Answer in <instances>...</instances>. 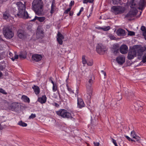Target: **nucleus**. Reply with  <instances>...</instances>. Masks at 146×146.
Returning <instances> with one entry per match:
<instances>
[{"instance_id":"cd10ccee","label":"nucleus","mask_w":146,"mask_h":146,"mask_svg":"<svg viewBox=\"0 0 146 146\" xmlns=\"http://www.w3.org/2000/svg\"><path fill=\"white\" fill-rule=\"evenodd\" d=\"M132 138L134 139H133V140L134 141H133L135 142L136 141H138L141 139V138L139 136H137V135H136L135 136V137H133Z\"/></svg>"},{"instance_id":"aec40b11","label":"nucleus","mask_w":146,"mask_h":146,"mask_svg":"<svg viewBox=\"0 0 146 146\" xmlns=\"http://www.w3.org/2000/svg\"><path fill=\"white\" fill-rule=\"evenodd\" d=\"M116 33L118 36H124L125 35V30L121 29H119L117 30Z\"/></svg>"},{"instance_id":"37998d69","label":"nucleus","mask_w":146,"mask_h":146,"mask_svg":"<svg viewBox=\"0 0 146 146\" xmlns=\"http://www.w3.org/2000/svg\"><path fill=\"white\" fill-rule=\"evenodd\" d=\"M146 4L145 1H144L142 2L139 3L140 6L142 7H143Z\"/></svg>"},{"instance_id":"79ce46f5","label":"nucleus","mask_w":146,"mask_h":146,"mask_svg":"<svg viewBox=\"0 0 146 146\" xmlns=\"http://www.w3.org/2000/svg\"><path fill=\"white\" fill-rule=\"evenodd\" d=\"M128 35L130 36L135 35V33L133 31H129L128 33Z\"/></svg>"},{"instance_id":"09e8293b","label":"nucleus","mask_w":146,"mask_h":146,"mask_svg":"<svg viewBox=\"0 0 146 146\" xmlns=\"http://www.w3.org/2000/svg\"><path fill=\"white\" fill-rule=\"evenodd\" d=\"M141 30L143 31H146L145 27L144 26H142L141 28Z\"/></svg>"},{"instance_id":"58836bf2","label":"nucleus","mask_w":146,"mask_h":146,"mask_svg":"<svg viewBox=\"0 0 146 146\" xmlns=\"http://www.w3.org/2000/svg\"><path fill=\"white\" fill-rule=\"evenodd\" d=\"M36 117V115L35 114L32 113L30 116H29V119H33Z\"/></svg>"},{"instance_id":"0eeeda50","label":"nucleus","mask_w":146,"mask_h":146,"mask_svg":"<svg viewBox=\"0 0 146 146\" xmlns=\"http://www.w3.org/2000/svg\"><path fill=\"white\" fill-rule=\"evenodd\" d=\"M134 0H132L130 2L128 3L129 5L132 9H133L129 12L131 13L133 17L136 15L138 12L137 9L135 8L136 4L134 2Z\"/></svg>"},{"instance_id":"6e6d98bb","label":"nucleus","mask_w":146,"mask_h":146,"mask_svg":"<svg viewBox=\"0 0 146 146\" xmlns=\"http://www.w3.org/2000/svg\"><path fill=\"white\" fill-rule=\"evenodd\" d=\"M116 47H117L119 48V47L118 45L117 44H114L113 46V49L115 50L116 48H117Z\"/></svg>"},{"instance_id":"864d4df0","label":"nucleus","mask_w":146,"mask_h":146,"mask_svg":"<svg viewBox=\"0 0 146 146\" xmlns=\"http://www.w3.org/2000/svg\"><path fill=\"white\" fill-rule=\"evenodd\" d=\"M74 1H71L70 2V4L69 6L70 7H71L72 6L74 5Z\"/></svg>"},{"instance_id":"a878e982","label":"nucleus","mask_w":146,"mask_h":146,"mask_svg":"<svg viewBox=\"0 0 146 146\" xmlns=\"http://www.w3.org/2000/svg\"><path fill=\"white\" fill-rule=\"evenodd\" d=\"M116 97L118 101H119L122 98L121 93H117L116 94Z\"/></svg>"},{"instance_id":"3c124183","label":"nucleus","mask_w":146,"mask_h":146,"mask_svg":"<svg viewBox=\"0 0 146 146\" xmlns=\"http://www.w3.org/2000/svg\"><path fill=\"white\" fill-rule=\"evenodd\" d=\"M126 95H127H127L128 96H133L134 95V94L132 92H129L128 94H127V93H126Z\"/></svg>"},{"instance_id":"f257e3e1","label":"nucleus","mask_w":146,"mask_h":146,"mask_svg":"<svg viewBox=\"0 0 146 146\" xmlns=\"http://www.w3.org/2000/svg\"><path fill=\"white\" fill-rule=\"evenodd\" d=\"M25 2L24 4L21 2H17L16 5H17L19 12L17 14V16L19 18H22L24 19L31 18L29 16L27 12L26 11V6Z\"/></svg>"},{"instance_id":"e433bc0d","label":"nucleus","mask_w":146,"mask_h":146,"mask_svg":"<svg viewBox=\"0 0 146 146\" xmlns=\"http://www.w3.org/2000/svg\"><path fill=\"white\" fill-rule=\"evenodd\" d=\"M0 92L5 95L7 94V93L5 92V90L1 88H0Z\"/></svg>"},{"instance_id":"f03ea898","label":"nucleus","mask_w":146,"mask_h":146,"mask_svg":"<svg viewBox=\"0 0 146 146\" xmlns=\"http://www.w3.org/2000/svg\"><path fill=\"white\" fill-rule=\"evenodd\" d=\"M32 7L36 14L38 16L42 15L43 10V4L42 0H34L32 3Z\"/></svg>"},{"instance_id":"ea45409f","label":"nucleus","mask_w":146,"mask_h":146,"mask_svg":"<svg viewBox=\"0 0 146 146\" xmlns=\"http://www.w3.org/2000/svg\"><path fill=\"white\" fill-rule=\"evenodd\" d=\"M41 27L40 26H38V28H37V30L38 31H39L40 33L41 34H43L44 33V32L43 31V30H40V28Z\"/></svg>"},{"instance_id":"393cba45","label":"nucleus","mask_w":146,"mask_h":146,"mask_svg":"<svg viewBox=\"0 0 146 146\" xmlns=\"http://www.w3.org/2000/svg\"><path fill=\"white\" fill-rule=\"evenodd\" d=\"M21 99L25 102L29 103L30 102L29 98L27 96L23 95Z\"/></svg>"},{"instance_id":"13d9d810","label":"nucleus","mask_w":146,"mask_h":146,"mask_svg":"<svg viewBox=\"0 0 146 146\" xmlns=\"http://www.w3.org/2000/svg\"><path fill=\"white\" fill-rule=\"evenodd\" d=\"M134 106L135 107V109L137 110H139L138 109V107L140 108H139V109H140V110H141V109H142V107L141 106Z\"/></svg>"},{"instance_id":"f3484780","label":"nucleus","mask_w":146,"mask_h":146,"mask_svg":"<svg viewBox=\"0 0 146 146\" xmlns=\"http://www.w3.org/2000/svg\"><path fill=\"white\" fill-rule=\"evenodd\" d=\"M78 107L80 108H81L84 107L85 104L83 100L81 98H78Z\"/></svg>"},{"instance_id":"b1692460","label":"nucleus","mask_w":146,"mask_h":146,"mask_svg":"<svg viewBox=\"0 0 146 146\" xmlns=\"http://www.w3.org/2000/svg\"><path fill=\"white\" fill-rule=\"evenodd\" d=\"M133 17L130 12H129L127 15H125V18L129 20H131V18Z\"/></svg>"},{"instance_id":"7c9ffc66","label":"nucleus","mask_w":146,"mask_h":146,"mask_svg":"<svg viewBox=\"0 0 146 146\" xmlns=\"http://www.w3.org/2000/svg\"><path fill=\"white\" fill-rule=\"evenodd\" d=\"M94 1V0H83V2L84 3H92Z\"/></svg>"},{"instance_id":"6ab92c4d","label":"nucleus","mask_w":146,"mask_h":146,"mask_svg":"<svg viewBox=\"0 0 146 146\" xmlns=\"http://www.w3.org/2000/svg\"><path fill=\"white\" fill-rule=\"evenodd\" d=\"M46 97L45 95H44L41 97L39 98L38 101L42 104L45 103L46 101Z\"/></svg>"},{"instance_id":"c9c22d12","label":"nucleus","mask_w":146,"mask_h":146,"mask_svg":"<svg viewBox=\"0 0 146 146\" xmlns=\"http://www.w3.org/2000/svg\"><path fill=\"white\" fill-rule=\"evenodd\" d=\"M87 61H86L85 57L84 56H82V62L83 64H85L87 63Z\"/></svg>"},{"instance_id":"72a5a7b5","label":"nucleus","mask_w":146,"mask_h":146,"mask_svg":"<svg viewBox=\"0 0 146 146\" xmlns=\"http://www.w3.org/2000/svg\"><path fill=\"white\" fill-rule=\"evenodd\" d=\"M112 1L114 5H117L119 3L121 0H112Z\"/></svg>"},{"instance_id":"f704fd0d","label":"nucleus","mask_w":146,"mask_h":146,"mask_svg":"<svg viewBox=\"0 0 146 146\" xmlns=\"http://www.w3.org/2000/svg\"><path fill=\"white\" fill-rule=\"evenodd\" d=\"M136 135L135 132L133 130L131 131V137H134Z\"/></svg>"},{"instance_id":"ddd939ff","label":"nucleus","mask_w":146,"mask_h":146,"mask_svg":"<svg viewBox=\"0 0 146 146\" xmlns=\"http://www.w3.org/2000/svg\"><path fill=\"white\" fill-rule=\"evenodd\" d=\"M116 61L119 64L122 65L125 62V57L123 56H118L116 58Z\"/></svg>"},{"instance_id":"2f4dec72","label":"nucleus","mask_w":146,"mask_h":146,"mask_svg":"<svg viewBox=\"0 0 146 146\" xmlns=\"http://www.w3.org/2000/svg\"><path fill=\"white\" fill-rule=\"evenodd\" d=\"M57 90V87L56 84H53L52 90L54 92H55Z\"/></svg>"},{"instance_id":"052dcab7","label":"nucleus","mask_w":146,"mask_h":146,"mask_svg":"<svg viewBox=\"0 0 146 146\" xmlns=\"http://www.w3.org/2000/svg\"><path fill=\"white\" fill-rule=\"evenodd\" d=\"M5 126L2 125L1 124H0V129L2 130L4 128Z\"/></svg>"},{"instance_id":"de8ad7c7","label":"nucleus","mask_w":146,"mask_h":146,"mask_svg":"<svg viewBox=\"0 0 146 146\" xmlns=\"http://www.w3.org/2000/svg\"><path fill=\"white\" fill-rule=\"evenodd\" d=\"M125 137L127 139V140L129 141H134L133 139H131L130 137L127 135H125Z\"/></svg>"},{"instance_id":"39448f33","label":"nucleus","mask_w":146,"mask_h":146,"mask_svg":"<svg viewBox=\"0 0 146 146\" xmlns=\"http://www.w3.org/2000/svg\"><path fill=\"white\" fill-rule=\"evenodd\" d=\"M56 113L57 115L64 118H69L71 116V114L64 109H60L56 111Z\"/></svg>"},{"instance_id":"6e6552de","label":"nucleus","mask_w":146,"mask_h":146,"mask_svg":"<svg viewBox=\"0 0 146 146\" xmlns=\"http://www.w3.org/2000/svg\"><path fill=\"white\" fill-rule=\"evenodd\" d=\"M106 50V49L104 46L101 44H98L96 48V51L100 54H104Z\"/></svg>"},{"instance_id":"9b49d317","label":"nucleus","mask_w":146,"mask_h":146,"mask_svg":"<svg viewBox=\"0 0 146 146\" xmlns=\"http://www.w3.org/2000/svg\"><path fill=\"white\" fill-rule=\"evenodd\" d=\"M57 41L60 45H62L63 43V41L64 37L60 33L58 32L56 36Z\"/></svg>"},{"instance_id":"9d476101","label":"nucleus","mask_w":146,"mask_h":146,"mask_svg":"<svg viewBox=\"0 0 146 146\" xmlns=\"http://www.w3.org/2000/svg\"><path fill=\"white\" fill-rule=\"evenodd\" d=\"M137 52L134 49L129 50L127 58L129 60H131L136 56Z\"/></svg>"},{"instance_id":"a211bd4d","label":"nucleus","mask_w":146,"mask_h":146,"mask_svg":"<svg viewBox=\"0 0 146 146\" xmlns=\"http://www.w3.org/2000/svg\"><path fill=\"white\" fill-rule=\"evenodd\" d=\"M46 19V18L44 17H38L35 16L34 19L31 20L32 21H35L37 20L40 22H43Z\"/></svg>"},{"instance_id":"e2e57ef3","label":"nucleus","mask_w":146,"mask_h":146,"mask_svg":"<svg viewBox=\"0 0 146 146\" xmlns=\"http://www.w3.org/2000/svg\"><path fill=\"white\" fill-rule=\"evenodd\" d=\"M143 35L144 36H146V30L145 31L143 32Z\"/></svg>"},{"instance_id":"603ef678","label":"nucleus","mask_w":146,"mask_h":146,"mask_svg":"<svg viewBox=\"0 0 146 146\" xmlns=\"http://www.w3.org/2000/svg\"><path fill=\"white\" fill-rule=\"evenodd\" d=\"M93 144L94 145V146H99L100 145V143L99 142H94Z\"/></svg>"},{"instance_id":"423d86ee","label":"nucleus","mask_w":146,"mask_h":146,"mask_svg":"<svg viewBox=\"0 0 146 146\" xmlns=\"http://www.w3.org/2000/svg\"><path fill=\"white\" fill-rule=\"evenodd\" d=\"M17 35L20 39H25L27 37L26 32L22 28L19 29L18 30Z\"/></svg>"},{"instance_id":"2eb2a0df","label":"nucleus","mask_w":146,"mask_h":146,"mask_svg":"<svg viewBox=\"0 0 146 146\" xmlns=\"http://www.w3.org/2000/svg\"><path fill=\"white\" fill-rule=\"evenodd\" d=\"M136 51L137 53V54L138 58L139 60L141 59L143 54L144 51L143 49L141 48L137 49Z\"/></svg>"},{"instance_id":"4468645a","label":"nucleus","mask_w":146,"mask_h":146,"mask_svg":"<svg viewBox=\"0 0 146 146\" xmlns=\"http://www.w3.org/2000/svg\"><path fill=\"white\" fill-rule=\"evenodd\" d=\"M10 108L13 111L17 110L19 108L18 103L15 102L13 103L10 105Z\"/></svg>"},{"instance_id":"49530a36","label":"nucleus","mask_w":146,"mask_h":146,"mask_svg":"<svg viewBox=\"0 0 146 146\" xmlns=\"http://www.w3.org/2000/svg\"><path fill=\"white\" fill-rule=\"evenodd\" d=\"M108 36L109 37L111 40H115L116 38L114 36L112 35H109Z\"/></svg>"},{"instance_id":"a18cd8bd","label":"nucleus","mask_w":146,"mask_h":146,"mask_svg":"<svg viewBox=\"0 0 146 146\" xmlns=\"http://www.w3.org/2000/svg\"><path fill=\"white\" fill-rule=\"evenodd\" d=\"M86 63L88 65L91 66L93 64V62L92 61H87Z\"/></svg>"},{"instance_id":"bb28decb","label":"nucleus","mask_w":146,"mask_h":146,"mask_svg":"<svg viewBox=\"0 0 146 146\" xmlns=\"http://www.w3.org/2000/svg\"><path fill=\"white\" fill-rule=\"evenodd\" d=\"M18 124L23 127H26L27 126L26 123L23 122L22 121H20L18 123Z\"/></svg>"},{"instance_id":"5fc2aeb1","label":"nucleus","mask_w":146,"mask_h":146,"mask_svg":"<svg viewBox=\"0 0 146 146\" xmlns=\"http://www.w3.org/2000/svg\"><path fill=\"white\" fill-rule=\"evenodd\" d=\"M5 68L1 64H0V71L3 70Z\"/></svg>"},{"instance_id":"c03bdc74","label":"nucleus","mask_w":146,"mask_h":146,"mask_svg":"<svg viewBox=\"0 0 146 146\" xmlns=\"http://www.w3.org/2000/svg\"><path fill=\"white\" fill-rule=\"evenodd\" d=\"M18 55L17 54H16L15 53L14 57H12L11 58V59L13 61H14L15 59H18Z\"/></svg>"},{"instance_id":"dca6fc26","label":"nucleus","mask_w":146,"mask_h":146,"mask_svg":"<svg viewBox=\"0 0 146 146\" xmlns=\"http://www.w3.org/2000/svg\"><path fill=\"white\" fill-rule=\"evenodd\" d=\"M42 58V56L40 54H35L32 56L33 60L36 62H38Z\"/></svg>"},{"instance_id":"f8f14e48","label":"nucleus","mask_w":146,"mask_h":146,"mask_svg":"<svg viewBox=\"0 0 146 146\" xmlns=\"http://www.w3.org/2000/svg\"><path fill=\"white\" fill-rule=\"evenodd\" d=\"M119 51L121 54H125L127 53L128 52V47L125 44H123L120 47Z\"/></svg>"},{"instance_id":"7ed1b4c3","label":"nucleus","mask_w":146,"mask_h":146,"mask_svg":"<svg viewBox=\"0 0 146 146\" xmlns=\"http://www.w3.org/2000/svg\"><path fill=\"white\" fill-rule=\"evenodd\" d=\"M3 35L6 38L11 39L14 36V33L12 27L6 26L3 28Z\"/></svg>"},{"instance_id":"0e129e2a","label":"nucleus","mask_w":146,"mask_h":146,"mask_svg":"<svg viewBox=\"0 0 146 146\" xmlns=\"http://www.w3.org/2000/svg\"><path fill=\"white\" fill-rule=\"evenodd\" d=\"M101 72L105 76H106V73L103 70H102Z\"/></svg>"},{"instance_id":"5701e85b","label":"nucleus","mask_w":146,"mask_h":146,"mask_svg":"<svg viewBox=\"0 0 146 146\" xmlns=\"http://www.w3.org/2000/svg\"><path fill=\"white\" fill-rule=\"evenodd\" d=\"M10 17V15L7 11H6L3 14V18L4 19L7 20Z\"/></svg>"},{"instance_id":"a19ab883","label":"nucleus","mask_w":146,"mask_h":146,"mask_svg":"<svg viewBox=\"0 0 146 146\" xmlns=\"http://www.w3.org/2000/svg\"><path fill=\"white\" fill-rule=\"evenodd\" d=\"M66 87H67V89L70 92H72V93H74V92H73V91L71 90V89L69 88V87H68V84H66Z\"/></svg>"},{"instance_id":"c85d7f7f","label":"nucleus","mask_w":146,"mask_h":146,"mask_svg":"<svg viewBox=\"0 0 146 146\" xmlns=\"http://www.w3.org/2000/svg\"><path fill=\"white\" fill-rule=\"evenodd\" d=\"M110 29V27L109 26H104L103 27L102 30L104 31H109Z\"/></svg>"},{"instance_id":"680f3d73","label":"nucleus","mask_w":146,"mask_h":146,"mask_svg":"<svg viewBox=\"0 0 146 146\" xmlns=\"http://www.w3.org/2000/svg\"><path fill=\"white\" fill-rule=\"evenodd\" d=\"M96 28L98 29H101L102 30V27H96Z\"/></svg>"},{"instance_id":"c756f323","label":"nucleus","mask_w":146,"mask_h":146,"mask_svg":"<svg viewBox=\"0 0 146 146\" xmlns=\"http://www.w3.org/2000/svg\"><path fill=\"white\" fill-rule=\"evenodd\" d=\"M93 81L92 78H91L89 79L88 82L86 84V86H92V85L93 83Z\"/></svg>"},{"instance_id":"20e7f679","label":"nucleus","mask_w":146,"mask_h":146,"mask_svg":"<svg viewBox=\"0 0 146 146\" xmlns=\"http://www.w3.org/2000/svg\"><path fill=\"white\" fill-rule=\"evenodd\" d=\"M111 11L115 15L122 14L125 12V7L120 6H113L111 8Z\"/></svg>"},{"instance_id":"4be33fe9","label":"nucleus","mask_w":146,"mask_h":146,"mask_svg":"<svg viewBox=\"0 0 146 146\" xmlns=\"http://www.w3.org/2000/svg\"><path fill=\"white\" fill-rule=\"evenodd\" d=\"M32 88L33 89L35 94L36 95H38L40 93V88L38 86L34 85L32 87Z\"/></svg>"},{"instance_id":"4c0bfd02","label":"nucleus","mask_w":146,"mask_h":146,"mask_svg":"<svg viewBox=\"0 0 146 146\" xmlns=\"http://www.w3.org/2000/svg\"><path fill=\"white\" fill-rule=\"evenodd\" d=\"M115 50H114L113 53L116 55L119 52V48L117 47H116Z\"/></svg>"},{"instance_id":"8fccbe9b","label":"nucleus","mask_w":146,"mask_h":146,"mask_svg":"<svg viewBox=\"0 0 146 146\" xmlns=\"http://www.w3.org/2000/svg\"><path fill=\"white\" fill-rule=\"evenodd\" d=\"M111 139L112 140V142L114 144L115 146H118L117 143L116 142V141L113 138H112Z\"/></svg>"},{"instance_id":"412c9836","label":"nucleus","mask_w":146,"mask_h":146,"mask_svg":"<svg viewBox=\"0 0 146 146\" xmlns=\"http://www.w3.org/2000/svg\"><path fill=\"white\" fill-rule=\"evenodd\" d=\"M54 1L53 0L51 5V10L50 11V13L51 14H52L54 13L55 11L56 10V7L55 5L54 4Z\"/></svg>"},{"instance_id":"69168bd1","label":"nucleus","mask_w":146,"mask_h":146,"mask_svg":"<svg viewBox=\"0 0 146 146\" xmlns=\"http://www.w3.org/2000/svg\"><path fill=\"white\" fill-rule=\"evenodd\" d=\"M46 29H49L50 28V26L48 25H46Z\"/></svg>"},{"instance_id":"4d7b16f0","label":"nucleus","mask_w":146,"mask_h":146,"mask_svg":"<svg viewBox=\"0 0 146 146\" xmlns=\"http://www.w3.org/2000/svg\"><path fill=\"white\" fill-rule=\"evenodd\" d=\"M52 77H50L49 78V81L51 82V83L52 84H54V82L52 81Z\"/></svg>"},{"instance_id":"bf43d9fd","label":"nucleus","mask_w":146,"mask_h":146,"mask_svg":"<svg viewBox=\"0 0 146 146\" xmlns=\"http://www.w3.org/2000/svg\"><path fill=\"white\" fill-rule=\"evenodd\" d=\"M74 14V12L73 11H70L69 12V15L70 16H72Z\"/></svg>"},{"instance_id":"774afa93","label":"nucleus","mask_w":146,"mask_h":146,"mask_svg":"<svg viewBox=\"0 0 146 146\" xmlns=\"http://www.w3.org/2000/svg\"><path fill=\"white\" fill-rule=\"evenodd\" d=\"M84 10V8L83 7H82L81 8V9H80V11L79 12H81L82 11Z\"/></svg>"},{"instance_id":"338daca9","label":"nucleus","mask_w":146,"mask_h":146,"mask_svg":"<svg viewBox=\"0 0 146 146\" xmlns=\"http://www.w3.org/2000/svg\"><path fill=\"white\" fill-rule=\"evenodd\" d=\"M54 105L56 107H58L59 106V105L57 103H54Z\"/></svg>"},{"instance_id":"473e14b6","label":"nucleus","mask_w":146,"mask_h":146,"mask_svg":"<svg viewBox=\"0 0 146 146\" xmlns=\"http://www.w3.org/2000/svg\"><path fill=\"white\" fill-rule=\"evenodd\" d=\"M71 9V7H70L66 10L64 12V14H66L68 13L69 12H70V10Z\"/></svg>"},{"instance_id":"1a4fd4ad","label":"nucleus","mask_w":146,"mask_h":146,"mask_svg":"<svg viewBox=\"0 0 146 146\" xmlns=\"http://www.w3.org/2000/svg\"><path fill=\"white\" fill-rule=\"evenodd\" d=\"M86 91L87 94L84 95L85 97L86 98V99L88 100H90L91 99V96L92 94V88L91 86H86Z\"/></svg>"}]
</instances>
